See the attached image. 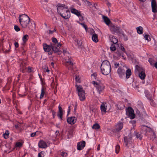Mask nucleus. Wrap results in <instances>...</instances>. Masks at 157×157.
<instances>
[{
    "mask_svg": "<svg viewBox=\"0 0 157 157\" xmlns=\"http://www.w3.org/2000/svg\"><path fill=\"white\" fill-rule=\"evenodd\" d=\"M9 132L8 130H6L5 133L3 134V136L5 139H7L8 138L9 135Z\"/></svg>",
    "mask_w": 157,
    "mask_h": 157,
    "instance_id": "obj_30",
    "label": "nucleus"
},
{
    "mask_svg": "<svg viewBox=\"0 0 157 157\" xmlns=\"http://www.w3.org/2000/svg\"><path fill=\"white\" fill-rule=\"evenodd\" d=\"M135 135L137 138L139 139L140 140H142V136L140 133L139 132H135Z\"/></svg>",
    "mask_w": 157,
    "mask_h": 157,
    "instance_id": "obj_29",
    "label": "nucleus"
},
{
    "mask_svg": "<svg viewBox=\"0 0 157 157\" xmlns=\"http://www.w3.org/2000/svg\"><path fill=\"white\" fill-rule=\"evenodd\" d=\"M101 73L104 75L109 74L111 71V67L109 62L107 60L103 61L101 66Z\"/></svg>",
    "mask_w": 157,
    "mask_h": 157,
    "instance_id": "obj_2",
    "label": "nucleus"
},
{
    "mask_svg": "<svg viewBox=\"0 0 157 157\" xmlns=\"http://www.w3.org/2000/svg\"><path fill=\"white\" fill-rule=\"evenodd\" d=\"M38 132L37 131V132H36L32 133L31 134V137H33L35 136L36 135V133H37Z\"/></svg>",
    "mask_w": 157,
    "mask_h": 157,
    "instance_id": "obj_48",
    "label": "nucleus"
},
{
    "mask_svg": "<svg viewBox=\"0 0 157 157\" xmlns=\"http://www.w3.org/2000/svg\"><path fill=\"white\" fill-rule=\"evenodd\" d=\"M51 64L52 66V67H54V63H53V62H52L51 63Z\"/></svg>",
    "mask_w": 157,
    "mask_h": 157,
    "instance_id": "obj_63",
    "label": "nucleus"
},
{
    "mask_svg": "<svg viewBox=\"0 0 157 157\" xmlns=\"http://www.w3.org/2000/svg\"><path fill=\"white\" fill-rule=\"evenodd\" d=\"M119 66V64L118 63H114V66H115V68H117V67H118Z\"/></svg>",
    "mask_w": 157,
    "mask_h": 157,
    "instance_id": "obj_51",
    "label": "nucleus"
},
{
    "mask_svg": "<svg viewBox=\"0 0 157 157\" xmlns=\"http://www.w3.org/2000/svg\"><path fill=\"white\" fill-rule=\"evenodd\" d=\"M67 52V51L66 50H63V53L65 54Z\"/></svg>",
    "mask_w": 157,
    "mask_h": 157,
    "instance_id": "obj_62",
    "label": "nucleus"
},
{
    "mask_svg": "<svg viewBox=\"0 0 157 157\" xmlns=\"http://www.w3.org/2000/svg\"><path fill=\"white\" fill-rule=\"evenodd\" d=\"M124 52L121 51H117V53L119 56H121L123 57H124L123 54Z\"/></svg>",
    "mask_w": 157,
    "mask_h": 157,
    "instance_id": "obj_37",
    "label": "nucleus"
},
{
    "mask_svg": "<svg viewBox=\"0 0 157 157\" xmlns=\"http://www.w3.org/2000/svg\"><path fill=\"white\" fill-rule=\"evenodd\" d=\"M126 114L130 118L133 119L135 117V114L134 113V110L131 107H128L126 109Z\"/></svg>",
    "mask_w": 157,
    "mask_h": 157,
    "instance_id": "obj_8",
    "label": "nucleus"
},
{
    "mask_svg": "<svg viewBox=\"0 0 157 157\" xmlns=\"http://www.w3.org/2000/svg\"><path fill=\"white\" fill-rule=\"evenodd\" d=\"M124 140L126 146H127L128 147H130L129 144H131L132 142V141H131V138L130 137L128 138L126 136L124 137Z\"/></svg>",
    "mask_w": 157,
    "mask_h": 157,
    "instance_id": "obj_16",
    "label": "nucleus"
},
{
    "mask_svg": "<svg viewBox=\"0 0 157 157\" xmlns=\"http://www.w3.org/2000/svg\"><path fill=\"white\" fill-rule=\"evenodd\" d=\"M140 67L138 65H136L135 66V71H140Z\"/></svg>",
    "mask_w": 157,
    "mask_h": 157,
    "instance_id": "obj_45",
    "label": "nucleus"
},
{
    "mask_svg": "<svg viewBox=\"0 0 157 157\" xmlns=\"http://www.w3.org/2000/svg\"><path fill=\"white\" fill-rule=\"evenodd\" d=\"M14 29L17 32L19 31L20 30L19 27L17 25H15L14 26Z\"/></svg>",
    "mask_w": 157,
    "mask_h": 157,
    "instance_id": "obj_41",
    "label": "nucleus"
},
{
    "mask_svg": "<svg viewBox=\"0 0 157 157\" xmlns=\"http://www.w3.org/2000/svg\"><path fill=\"white\" fill-rule=\"evenodd\" d=\"M77 43L78 44V46H81V44H82V43L80 41V40H77Z\"/></svg>",
    "mask_w": 157,
    "mask_h": 157,
    "instance_id": "obj_50",
    "label": "nucleus"
},
{
    "mask_svg": "<svg viewBox=\"0 0 157 157\" xmlns=\"http://www.w3.org/2000/svg\"><path fill=\"white\" fill-rule=\"evenodd\" d=\"M103 18L105 24L107 25H109L111 22L109 19L107 17L105 16H103Z\"/></svg>",
    "mask_w": 157,
    "mask_h": 157,
    "instance_id": "obj_24",
    "label": "nucleus"
},
{
    "mask_svg": "<svg viewBox=\"0 0 157 157\" xmlns=\"http://www.w3.org/2000/svg\"><path fill=\"white\" fill-rule=\"evenodd\" d=\"M32 68L31 67H29L28 68V71L29 72H31L32 71Z\"/></svg>",
    "mask_w": 157,
    "mask_h": 157,
    "instance_id": "obj_52",
    "label": "nucleus"
},
{
    "mask_svg": "<svg viewBox=\"0 0 157 157\" xmlns=\"http://www.w3.org/2000/svg\"><path fill=\"white\" fill-rule=\"evenodd\" d=\"M10 48H11V46L10 45V49L8 50H6L5 51V53H7L9 52H10Z\"/></svg>",
    "mask_w": 157,
    "mask_h": 157,
    "instance_id": "obj_54",
    "label": "nucleus"
},
{
    "mask_svg": "<svg viewBox=\"0 0 157 157\" xmlns=\"http://www.w3.org/2000/svg\"><path fill=\"white\" fill-rule=\"evenodd\" d=\"M52 49L55 53H58V55H60L61 53L62 52L59 51V48L55 45L52 44Z\"/></svg>",
    "mask_w": 157,
    "mask_h": 157,
    "instance_id": "obj_17",
    "label": "nucleus"
},
{
    "mask_svg": "<svg viewBox=\"0 0 157 157\" xmlns=\"http://www.w3.org/2000/svg\"><path fill=\"white\" fill-rule=\"evenodd\" d=\"M70 106H69V107H68V111H67V112H68V114H67V115H68L69 114V113L70 112Z\"/></svg>",
    "mask_w": 157,
    "mask_h": 157,
    "instance_id": "obj_60",
    "label": "nucleus"
},
{
    "mask_svg": "<svg viewBox=\"0 0 157 157\" xmlns=\"http://www.w3.org/2000/svg\"><path fill=\"white\" fill-rule=\"evenodd\" d=\"M92 128L93 129H98L100 128V126L98 123H95L93 125Z\"/></svg>",
    "mask_w": 157,
    "mask_h": 157,
    "instance_id": "obj_31",
    "label": "nucleus"
},
{
    "mask_svg": "<svg viewBox=\"0 0 157 157\" xmlns=\"http://www.w3.org/2000/svg\"><path fill=\"white\" fill-rule=\"evenodd\" d=\"M57 47L59 48H60V47H61V44H60V43H57Z\"/></svg>",
    "mask_w": 157,
    "mask_h": 157,
    "instance_id": "obj_55",
    "label": "nucleus"
},
{
    "mask_svg": "<svg viewBox=\"0 0 157 157\" xmlns=\"http://www.w3.org/2000/svg\"><path fill=\"white\" fill-rule=\"evenodd\" d=\"M125 72V70L122 67L119 68L117 71V73L120 78H122L124 76Z\"/></svg>",
    "mask_w": 157,
    "mask_h": 157,
    "instance_id": "obj_11",
    "label": "nucleus"
},
{
    "mask_svg": "<svg viewBox=\"0 0 157 157\" xmlns=\"http://www.w3.org/2000/svg\"><path fill=\"white\" fill-rule=\"evenodd\" d=\"M122 27L123 29H124V25H122Z\"/></svg>",
    "mask_w": 157,
    "mask_h": 157,
    "instance_id": "obj_64",
    "label": "nucleus"
},
{
    "mask_svg": "<svg viewBox=\"0 0 157 157\" xmlns=\"http://www.w3.org/2000/svg\"><path fill=\"white\" fill-rule=\"evenodd\" d=\"M125 74L126 78H129L131 75V69H127L126 71Z\"/></svg>",
    "mask_w": 157,
    "mask_h": 157,
    "instance_id": "obj_25",
    "label": "nucleus"
},
{
    "mask_svg": "<svg viewBox=\"0 0 157 157\" xmlns=\"http://www.w3.org/2000/svg\"><path fill=\"white\" fill-rule=\"evenodd\" d=\"M123 124L121 122L118 123L115 126V132H119L123 128Z\"/></svg>",
    "mask_w": 157,
    "mask_h": 157,
    "instance_id": "obj_13",
    "label": "nucleus"
},
{
    "mask_svg": "<svg viewBox=\"0 0 157 157\" xmlns=\"http://www.w3.org/2000/svg\"><path fill=\"white\" fill-rule=\"evenodd\" d=\"M121 50L122 51L121 52H124V53L126 52L125 49L124 47L122 46H121L120 48Z\"/></svg>",
    "mask_w": 157,
    "mask_h": 157,
    "instance_id": "obj_47",
    "label": "nucleus"
},
{
    "mask_svg": "<svg viewBox=\"0 0 157 157\" xmlns=\"http://www.w3.org/2000/svg\"><path fill=\"white\" fill-rule=\"evenodd\" d=\"M59 111L57 114V116L61 120H62V117L63 115V111L61 107L59 105Z\"/></svg>",
    "mask_w": 157,
    "mask_h": 157,
    "instance_id": "obj_20",
    "label": "nucleus"
},
{
    "mask_svg": "<svg viewBox=\"0 0 157 157\" xmlns=\"http://www.w3.org/2000/svg\"><path fill=\"white\" fill-rule=\"evenodd\" d=\"M81 25L83 26V27L86 30L87 29V26L85 25L84 23H81Z\"/></svg>",
    "mask_w": 157,
    "mask_h": 157,
    "instance_id": "obj_49",
    "label": "nucleus"
},
{
    "mask_svg": "<svg viewBox=\"0 0 157 157\" xmlns=\"http://www.w3.org/2000/svg\"><path fill=\"white\" fill-rule=\"evenodd\" d=\"M110 49L111 51H114L116 50V47L113 44H112L110 47Z\"/></svg>",
    "mask_w": 157,
    "mask_h": 157,
    "instance_id": "obj_40",
    "label": "nucleus"
},
{
    "mask_svg": "<svg viewBox=\"0 0 157 157\" xmlns=\"http://www.w3.org/2000/svg\"><path fill=\"white\" fill-rule=\"evenodd\" d=\"M22 145V143L20 142H17L15 144L16 147H21Z\"/></svg>",
    "mask_w": 157,
    "mask_h": 157,
    "instance_id": "obj_36",
    "label": "nucleus"
},
{
    "mask_svg": "<svg viewBox=\"0 0 157 157\" xmlns=\"http://www.w3.org/2000/svg\"><path fill=\"white\" fill-rule=\"evenodd\" d=\"M14 45L16 48H18L19 47V44L17 42H15L14 43Z\"/></svg>",
    "mask_w": 157,
    "mask_h": 157,
    "instance_id": "obj_53",
    "label": "nucleus"
},
{
    "mask_svg": "<svg viewBox=\"0 0 157 157\" xmlns=\"http://www.w3.org/2000/svg\"><path fill=\"white\" fill-rule=\"evenodd\" d=\"M52 41L54 43V45H55L56 44L58 43V40L56 38L53 37L52 38Z\"/></svg>",
    "mask_w": 157,
    "mask_h": 157,
    "instance_id": "obj_35",
    "label": "nucleus"
},
{
    "mask_svg": "<svg viewBox=\"0 0 157 157\" xmlns=\"http://www.w3.org/2000/svg\"><path fill=\"white\" fill-rule=\"evenodd\" d=\"M86 143L85 141H82L78 143L77 145V148L78 150L82 149L85 146Z\"/></svg>",
    "mask_w": 157,
    "mask_h": 157,
    "instance_id": "obj_9",
    "label": "nucleus"
},
{
    "mask_svg": "<svg viewBox=\"0 0 157 157\" xmlns=\"http://www.w3.org/2000/svg\"><path fill=\"white\" fill-rule=\"evenodd\" d=\"M71 11L72 13L75 14L78 17H82L80 13L78 10L75 9H71Z\"/></svg>",
    "mask_w": 157,
    "mask_h": 157,
    "instance_id": "obj_21",
    "label": "nucleus"
},
{
    "mask_svg": "<svg viewBox=\"0 0 157 157\" xmlns=\"http://www.w3.org/2000/svg\"><path fill=\"white\" fill-rule=\"evenodd\" d=\"M109 27L110 31L113 33L120 32V27L116 24H111L109 26Z\"/></svg>",
    "mask_w": 157,
    "mask_h": 157,
    "instance_id": "obj_7",
    "label": "nucleus"
},
{
    "mask_svg": "<svg viewBox=\"0 0 157 157\" xmlns=\"http://www.w3.org/2000/svg\"><path fill=\"white\" fill-rule=\"evenodd\" d=\"M100 149V145L98 144V146L97 150L98 151H99Z\"/></svg>",
    "mask_w": 157,
    "mask_h": 157,
    "instance_id": "obj_58",
    "label": "nucleus"
},
{
    "mask_svg": "<svg viewBox=\"0 0 157 157\" xmlns=\"http://www.w3.org/2000/svg\"><path fill=\"white\" fill-rule=\"evenodd\" d=\"M61 155L63 157H66L67 155V154L66 152L63 151L61 153Z\"/></svg>",
    "mask_w": 157,
    "mask_h": 157,
    "instance_id": "obj_42",
    "label": "nucleus"
},
{
    "mask_svg": "<svg viewBox=\"0 0 157 157\" xmlns=\"http://www.w3.org/2000/svg\"><path fill=\"white\" fill-rule=\"evenodd\" d=\"M92 83L96 88L99 94H100L102 92L105 88V86L103 84L100 83L98 84L95 81H93Z\"/></svg>",
    "mask_w": 157,
    "mask_h": 157,
    "instance_id": "obj_6",
    "label": "nucleus"
},
{
    "mask_svg": "<svg viewBox=\"0 0 157 157\" xmlns=\"http://www.w3.org/2000/svg\"><path fill=\"white\" fill-rule=\"evenodd\" d=\"M120 146L118 145H117L115 147V151L116 153L117 154L119 153L120 151Z\"/></svg>",
    "mask_w": 157,
    "mask_h": 157,
    "instance_id": "obj_34",
    "label": "nucleus"
},
{
    "mask_svg": "<svg viewBox=\"0 0 157 157\" xmlns=\"http://www.w3.org/2000/svg\"><path fill=\"white\" fill-rule=\"evenodd\" d=\"M43 153L44 152L43 151H41L40 153H38V157H43L42 155H43Z\"/></svg>",
    "mask_w": 157,
    "mask_h": 157,
    "instance_id": "obj_46",
    "label": "nucleus"
},
{
    "mask_svg": "<svg viewBox=\"0 0 157 157\" xmlns=\"http://www.w3.org/2000/svg\"><path fill=\"white\" fill-rule=\"evenodd\" d=\"M56 29L55 28L52 31L50 30H49V32L48 33L49 34H52L54 32H56Z\"/></svg>",
    "mask_w": 157,
    "mask_h": 157,
    "instance_id": "obj_44",
    "label": "nucleus"
},
{
    "mask_svg": "<svg viewBox=\"0 0 157 157\" xmlns=\"http://www.w3.org/2000/svg\"><path fill=\"white\" fill-rule=\"evenodd\" d=\"M21 70L22 71V72L23 73L24 72V70L26 69V67L25 66V65H23V64H22L21 65Z\"/></svg>",
    "mask_w": 157,
    "mask_h": 157,
    "instance_id": "obj_39",
    "label": "nucleus"
},
{
    "mask_svg": "<svg viewBox=\"0 0 157 157\" xmlns=\"http://www.w3.org/2000/svg\"><path fill=\"white\" fill-rule=\"evenodd\" d=\"M45 70H46L45 71V72H49V71H50V70H49V69H48V67H47V69H46L45 68Z\"/></svg>",
    "mask_w": 157,
    "mask_h": 157,
    "instance_id": "obj_56",
    "label": "nucleus"
},
{
    "mask_svg": "<svg viewBox=\"0 0 157 157\" xmlns=\"http://www.w3.org/2000/svg\"><path fill=\"white\" fill-rule=\"evenodd\" d=\"M65 66L68 68L69 70H71L73 69V63L72 62V64H70V63H65Z\"/></svg>",
    "mask_w": 157,
    "mask_h": 157,
    "instance_id": "obj_26",
    "label": "nucleus"
},
{
    "mask_svg": "<svg viewBox=\"0 0 157 157\" xmlns=\"http://www.w3.org/2000/svg\"><path fill=\"white\" fill-rule=\"evenodd\" d=\"M76 118L75 117H68L67 119V122L71 124H74L76 121Z\"/></svg>",
    "mask_w": 157,
    "mask_h": 157,
    "instance_id": "obj_10",
    "label": "nucleus"
},
{
    "mask_svg": "<svg viewBox=\"0 0 157 157\" xmlns=\"http://www.w3.org/2000/svg\"><path fill=\"white\" fill-rule=\"evenodd\" d=\"M29 36L28 35H25L23 36L22 38L23 41L24 43L27 41L28 39Z\"/></svg>",
    "mask_w": 157,
    "mask_h": 157,
    "instance_id": "obj_28",
    "label": "nucleus"
},
{
    "mask_svg": "<svg viewBox=\"0 0 157 157\" xmlns=\"http://www.w3.org/2000/svg\"><path fill=\"white\" fill-rule=\"evenodd\" d=\"M43 46L44 50L46 52H49L52 49V44L48 45L46 44H44Z\"/></svg>",
    "mask_w": 157,
    "mask_h": 157,
    "instance_id": "obj_15",
    "label": "nucleus"
},
{
    "mask_svg": "<svg viewBox=\"0 0 157 157\" xmlns=\"http://www.w3.org/2000/svg\"><path fill=\"white\" fill-rule=\"evenodd\" d=\"M139 76L140 78L141 79L144 80L145 79L146 77V75L145 72L142 71L139 74Z\"/></svg>",
    "mask_w": 157,
    "mask_h": 157,
    "instance_id": "obj_23",
    "label": "nucleus"
},
{
    "mask_svg": "<svg viewBox=\"0 0 157 157\" xmlns=\"http://www.w3.org/2000/svg\"><path fill=\"white\" fill-rule=\"evenodd\" d=\"M91 76L95 77L97 76V74L96 73H94L92 74Z\"/></svg>",
    "mask_w": 157,
    "mask_h": 157,
    "instance_id": "obj_59",
    "label": "nucleus"
},
{
    "mask_svg": "<svg viewBox=\"0 0 157 157\" xmlns=\"http://www.w3.org/2000/svg\"><path fill=\"white\" fill-rule=\"evenodd\" d=\"M52 112L53 117H54V116L56 114V112H55L54 110H52Z\"/></svg>",
    "mask_w": 157,
    "mask_h": 157,
    "instance_id": "obj_57",
    "label": "nucleus"
},
{
    "mask_svg": "<svg viewBox=\"0 0 157 157\" xmlns=\"http://www.w3.org/2000/svg\"><path fill=\"white\" fill-rule=\"evenodd\" d=\"M151 4L152 12L154 13L157 12V4L155 0H152Z\"/></svg>",
    "mask_w": 157,
    "mask_h": 157,
    "instance_id": "obj_12",
    "label": "nucleus"
},
{
    "mask_svg": "<svg viewBox=\"0 0 157 157\" xmlns=\"http://www.w3.org/2000/svg\"><path fill=\"white\" fill-rule=\"evenodd\" d=\"M75 79L76 81V82H78V83L80 82V78L79 76H76L75 78Z\"/></svg>",
    "mask_w": 157,
    "mask_h": 157,
    "instance_id": "obj_43",
    "label": "nucleus"
},
{
    "mask_svg": "<svg viewBox=\"0 0 157 157\" xmlns=\"http://www.w3.org/2000/svg\"><path fill=\"white\" fill-rule=\"evenodd\" d=\"M136 30L138 33L141 34H142L143 32V29L141 26H139L136 28Z\"/></svg>",
    "mask_w": 157,
    "mask_h": 157,
    "instance_id": "obj_27",
    "label": "nucleus"
},
{
    "mask_svg": "<svg viewBox=\"0 0 157 157\" xmlns=\"http://www.w3.org/2000/svg\"><path fill=\"white\" fill-rule=\"evenodd\" d=\"M92 40L94 42H97L98 41V35L95 33H94L92 35Z\"/></svg>",
    "mask_w": 157,
    "mask_h": 157,
    "instance_id": "obj_22",
    "label": "nucleus"
},
{
    "mask_svg": "<svg viewBox=\"0 0 157 157\" xmlns=\"http://www.w3.org/2000/svg\"><path fill=\"white\" fill-rule=\"evenodd\" d=\"M30 20L29 17L26 14L21 15L19 18V21L21 25L23 28H25L29 26Z\"/></svg>",
    "mask_w": 157,
    "mask_h": 157,
    "instance_id": "obj_3",
    "label": "nucleus"
},
{
    "mask_svg": "<svg viewBox=\"0 0 157 157\" xmlns=\"http://www.w3.org/2000/svg\"><path fill=\"white\" fill-rule=\"evenodd\" d=\"M109 37L111 41L114 44H116L118 42V40L115 36L110 35Z\"/></svg>",
    "mask_w": 157,
    "mask_h": 157,
    "instance_id": "obj_19",
    "label": "nucleus"
},
{
    "mask_svg": "<svg viewBox=\"0 0 157 157\" xmlns=\"http://www.w3.org/2000/svg\"><path fill=\"white\" fill-rule=\"evenodd\" d=\"M45 92V89L44 87H43L42 88L41 90V93L40 95V98H42L44 96Z\"/></svg>",
    "mask_w": 157,
    "mask_h": 157,
    "instance_id": "obj_32",
    "label": "nucleus"
},
{
    "mask_svg": "<svg viewBox=\"0 0 157 157\" xmlns=\"http://www.w3.org/2000/svg\"><path fill=\"white\" fill-rule=\"evenodd\" d=\"M155 67L157 69V62L155 64Z\"/></svg>",
    "mask_w": 157,
    "mask_h": 157,
    "instance_id": "obj_61",
    "label": "nucleus"
},
{
    "mask_svg": "<svg viewBox=\"0 0 157 157\" xmlns=\"http://www.w3.org/2000/svg\"><path fill=\"white\" fill-rule=\"evenodd\" d=\"M144 38L145 40L148 41H150L151 39L150 38L149 36L148 35H146L144 36Z\"/></svg>",
    "mask_w": 157,
    "mask_h": 157,
    "instance_id": "obj_38",
    "label": "nucleus"
},
{
    "mask_svg": "<svg viewBox=\"0 0 157 157\" xmlns=\"http://www.w3.org/2000/svg\"><path fill=\"white\" fill-rule=\"evenodd\" d=\"M58 13L64 19H68L70 17V12L68 7L64 4L58 3L56 6Z\"/></svg>",
    "mask_w": 157,
    "mask_h": 157,
    "instance_id": "obj_1",
    "label": "nucleus"
},
{
    "mask_svg": "<svg viewBox=\"0 0 157 157\" xmlns=\"http://www.w3.org/2000/svg\"><path fill=\"white\" fill-rule=\"evenodd\" d=\"M38 147L39 148H45L47 147L46 143L43 140H40L38 143Z\"/></svg>",
    "mask_w": 157,
    "mask_h": 157,
    "instance_id": "obj_14",
    "label": "nucleus"
},
{
    "mask_svg": "<svg viewBox=\"0 0 157 157\" xmlns=\"http://www.w3.org/2000/svg\"><path fill=\"white\" fill-rule=\"evenodd\" d=\"M72 59L71 58L69 57L68 59H65V63H70V64H72Z\"/></svg>",
    "mask_w": 157,
    "mask_h": 157,
    "instance_id": "obj_33",
    "label": "nucleus"
},
{
    "mask_svg": "<svg viewBox=\"0 0 157 157\" xmlns=\"http://www.w3.org/2000/svg\"><path fill=\"white\" fill-rule=\"evenodd\" d=\"M76 90L78 91L80 100L81 101H84L86 98L85 91L83 90L81 86H78L76 85Z\"/></svg>",
    "mask_w": 157,
    "mask_h": 157,
    "instance_id": "obj_4",
    "label": "nucleus"
},
{
    "mask_svg": "<svg viewBox=\"0 0 157 157\" xmlns=\"http://www.w3.org/2000/svg\"><path fill=\"white\" fill-rule=\"evenodd\" d=\"M107 106L106 103H102L100 106V108L102 112L105 113L106 112Z\"/></svg>",
    "mask_w": 157,
    "mask_h": 157,
    "instance_id": "obj_18",
    "label": "nucleus"
},
{
    "mask_svg": "<svg viewBox=\"0 0 157 157\" xmlns=\"http://www.w3.org/2000/svg\"><path fill=\"white\" fill-rule=\"evenodd\" d=\"M142 129L146 131V132L145 134L146 136H152L150 137L151 139L153 140L155 138V132L151 128H148L146 126H144L142 128Z\"/></svg>",
    "mask_w": 157,
    "mask_h": 157,
    "instance_id": "obj_5",
    "label": "nucleus"
}]
</instances>
